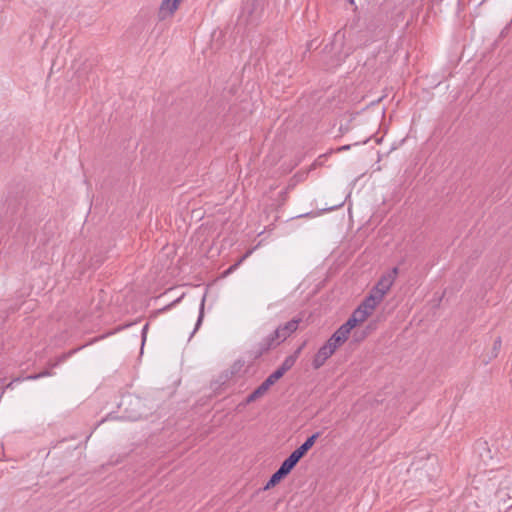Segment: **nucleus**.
I'll list each match as a JSON object with an SVG mask.
<instances>
[{"instance_id": "nucleus-28", "label": "nucleus", "mask_w": 512, "mask_h": 512, "mask_svg": "<svg viewBox=\"0 0 512 512\" xmlns=\"http://www.w3.org/2000/svg\"><path fill=\"white\" fill-rule=\"evenodd\" d=\"M368 141V138H366L365 140L362 141V143H366Z\"/></svg>"}, {"instance_id": "nucleus-14", "label": "nucleus", "mask_w": 512, "mask_h": 512, "mask_svg": "<svg viewBox=\"0 0 512 512\" xmlns=\"http://www.w3.org/2000/svg\"><path fill=\"white\" fill-rule=\"evenodd\" d=\"M359 328H360V324H358V326H357L355 329H353V330H354V332H353V337H354V339H355L356 341H361V340H363V339L367 336V334H368L371 330H373V329H374V327H373L372 325H368V326L366 327L368 331H361V332H360V331H359Z\"/></svg>"}, {"instance_id": "nucleus-15", "label": "nucleus", "mask_w": 512, "mask_h": 512, "mask_svg": "<svg viewBox=\"0 0 512 512\" xmlns=\"http://www.w3.org/2000/svg\"><path fill=\"white\" fill-rule=\"evenodd\" d=\"M328 343H331V346L332 348L335 349V351L340 347L342 346L345 342L342 341L341 339H338L337 337H335L334 335H332L328 340H327Z\"/></svg>"}, {"instance_id": "nucleus-10", "label": "nucleus", "mask_w": 512, "mask_h": 512, "mask_svg": "<svg viewBox=\"0 0 512 512\" xmlns=\"http://www.w3.org/2000/svg\"><path fill=\"white\" fill-rule=\"evenodd\" d=\"M320 432H316L312 434L310 437L306 439V441L299 446L297 449L294 450V452L300 457L303 458L305 454L312 448V446L315 444L316 440L319 438Z\"/></svg>"}, {"instance_id": "nucleus-21", "label": "nucleus", "mask_w": 512, "mask_h": 512, "mask_svg": "<svg viewBox=\"0 0 512 512\" xmlns=\"http://www.w3.org/2000/svg\"><path fill=\"white\" fill-rule=\"evenodd\" d=\"M47 375H49V372H48V371H45V372H42V373H40V374H38V375L30 376L29 378H30V379H37V378H40V377H43V376H47Z\"/></svg>"}, {"instance_id": "nucleus-23", "label": "nucleus", "mask_w": 512, "mask_h": 512, "mask_svg": "<svg viewBox=\"0 0 512 512\" xmlns=\"http://www.w3.org/2000/svg\"><path fill=\"white\" fill-rule=\"evenodd\" d=\"M281 197H282L283 201L286 200V198H287V190L281 193Z\"/></svg>"}, {"instance_id": "nucleus-5", "label": "nucleus", "mask_w": 512, "mask_h": 512, "mask_svg": "<svg viewBox=\"0 0 512 512\" xmlns=\"http://www.w3.org/2000/svg\"><path fill=\"white\" fill-rule=\"evenodd\" d=\"M335 353V349L332 348L331 343H326L319 348L317 353L315 354L312 366L314 369L321 368L325 362Z\"/></svg>"}, {"instance_id": "nucleus-3", "label": "nucleus", "mask_w": 512, "mask_h": 512, "mask_svg": "<svg viewBox=\"0 0 512 512\" xmlns=\"http://www.w3.org/2000/svg\"><path fill=\"white\" fill-rule=\"evenodd\" d=\"M398 271V268L394 267L391 271L384 274L379 279L375 287L371 290V293H373L382 300L384 295L389 291L390 287L393 285L395 278L398 274Z\"/></svg>"}, {"instance_id": "nucleus-20", "label": "nucleus", "mask_w": 512, "mask_h": 512, "mask_svg": "<svg viewBox=\"0 0 512 512\" xmlns=\"http://www.w3.org/2000/svg\"><path fill=\"white\" fill-rule=\"evenodd\" d=\"M147 330H148V322H146V324L144 325L143 329H142V342L144 343L145 340H146V333H147Z\"/></svg>"}, {"instance_id": "nucleus-13", "label": "nucleus", "mask_w": 512, "mask_h": 512, "mask_svg": "<svg viewBox=\"0 0 512 512\" xmlns=\"http://www.w3.org/2000/svg\"><path fill=\"white\" fill-rule=\"evenodd\" d=\"M286 476L281 473L279 470H277L273 475L270 477L269 481L266 483L264 489L268 490L274 486H276L282 479H284Z\"/></svg>"}, {"instance_id": "nucleus-11", "label": "nucleus", "mask_w": 512, "mask_h": 512, "mask_svg": "<svg viewBox=\"0 0 512 512\" xmlns=\"http://www.w3.org/2000/svg\"><path fill=\"white\" fill-rule=\"evenodd\" d=\"M127 404H135V406L138 407V409L132 411L130 418L136 420V419H139L142 417L143 412L140 409L142 402H141L140 398L128 396V397L122 399L120 406H125Z\"/></svg>"}, {"instance_id": "nucleus-27", "label": "nucleus", "mask_w": 512, "mask_h": 512, "mask_svg": "<svg viewBox=\"0 0 512 512\" xmlns=\"http://www.w3.org/2000/svg\"><path fill=\"white\" fill-rule=\"evenodd\" d=\"M502 492H503L502 490H499V491L497 492V496H498L499 498H501V496H502Z\"/></svg>"}, {"instance_id": "nucleus-9", "label": "nucleus", "mask_w": 512, "mask_h": 512, "mask_svg": "<svg viewBox=\"0 0 512 512\" xmlns=\"http://www.w3.org/2000/svg\"><path fill=\"white\" fill-rule=\"evenodd\" d=\"M301 460V458L293 451L281 464L279 467V471L287 476L293 468L297 465V463Z\"/></svg>"}, {"instance_id": "nucleus-18", "label": "nucleus", "mask_w": 512, "mask_h": 512, "mask_svg": "<svg viewBox=\"0 0 512 512\" xmlns=\"http://www.w3.org/2000/svg\"><path fill=\"white\" fill-rule=\"evenodd\" d=\"M306 345V341H304L297 349L296 351L291 355L292 357H295V359L297 360V358L299 357L301 351L303 350V348L305 347Z\"/></svg>"}, {"instance_id": "nucleus-17", "label": "nucleus", "mask_w": 512, "mask_h": 512, "mask_svg": "<svg viewBox=\"0 0 512 512\" xmlns=\"http://www.w3.org/2000/svg\"><path fill=\"white\" fill-rule=\"evenodd\" d=\"M500 346H501V339L500 338H497L495 341H494V346H493V356L496 357L497 356V353H498V350L500 349Z\"/></svg>"}, {"instance_id": "nucleus-1", "label": "nucleus", "mask_w": 512, "mask_h": 512, "mask_svg": "<svg viewBox=\"0 0 512 512\" xmlns=\"http://www.w3.org/2000/svg\"><path fill=\"white\" fill-rule=\"evenodd\" d=\"M299 322H286L283 326H279L272 334L265 339V349L268 350L276 347L285 341L293 332L298 329Z\"/></svg>"}, {"instance_id": "nucleus-24", "label": "nucleus", "mask_w": 512, "mask_h": 512, "mask_svg": "<svg viewBox=\"0 0 512 512\" xmlns=\"http://www.w3.org/2000/svg\"><path fill=\"white\" fill-rule=\"evenodd\" d=\"M201 323H202V322H200V321H197V322H196V325H195V328H194V332L199 328V326H200V324H201Z\"/></svg>"}, {"instance_id": "nucleus-8", "label": "nucleus", "mask_w": 512, "mask_h": 512, "mask_svg": "<svg viewBox=\"0 0 512 512\" xmlns=\"http://www.w3.org/2000/svg\"><path fill=\"white\" fill-rule=\"evenodd\" d=\"M301 460V458L293 451L281 464L279 467V471L287 476L293 468L297 465V463Z\"/></svg>"}, {"instance_id": "nucleus-4", "label": "nucleus", "mask_w": 512, "mask_h": 512, "mask_svg": "<svg viewBox=\"0 0 512 512\" xmlns=\"http://www.w3.org/2000/svg\"><path fill=\"white\" fill-rule=\"evenodd\" d=\"M279 379L275 377L274 373L270 374L262 383L259 385L251 394L246 398V403H252L257 399L264 396L272 385H274Z\"/></svg>"}, {"instance_id": "nucleus-7", "label": "nucleus", "mask_w": 512, "mask_h": 512, "mask_svg": "<svg viewBox=\"0 0 512 512\" xmlns=\"http://www.w3.org/2000/svg\"><path fill=\"white\" fill-rule=\"evenodd\" d=\"M363 322H345L342 326H340L332 335L346 342L351 331L355 329L358 324H362Z\"/></svg>"}, {"instance_id": "nucleus-29", "label": "nucleus", "mask_w": 512, "mask_h": 512, "mask_svg": "<svg viewBox=\"0 0 512 512\" xmlns=\"http://www.w3.org/2000/svg\"><path fill=\"white\" fill-rule=\"evenodd\" d=\"M349 2H350L351 4H353V2H354V1H353V0H349Z\"/></svg>"}, {"instance_id": "nucleus-2", "label": "nucleus", "mask_w": 512, "mask_h": 512, "mask_svg": "<svg viewBox=\"0 0 512 512\" xmlns=\"http://www.w3.org/2000/svg\"><path fill=\"white\" fill-rule=\"evenodd\" d=\"M380 301V298L370 292L369 296L365 297L347 320H366Z\"/></svg>"}, {"instance_id": "nucleus-16", "label": "nucleus", "mask_w": 512, "mask_h": 512, "mask_svg": "<svg viewBox=\"0 0 512 512\" xmlns=\"http://www.w3.org/2000/svg\"><path fill=\"white\" fill-rule=\"evenodd\" d=\"M255 6V0H246L244 3L243 11H248L249 14H252Z\"/></svg>"}, {"instance_id": "nucleus-22", "label": "nucleus", "mask_w": 512, "mask_h": 512, "mask_svg": "<svg viewBox=\"0 0 512 512\" xmlns=\"http://www.w3.org/2000/svg\"><path fill=\"white\" fill-rule=\"evenodd\" d=\"M350 149V145H344V146H341L340 148L337 149V151H345V150H349Z\"/></svg>"}, {"instance_id": "nucleus-6", "label": "nucleus", "mask_w": 512, "mask_h": 512, "mask_svg": "<svg viewBox=\"0 0 512 512\" xmlns=\"http://www.w3.org/2000/svg\"><path fill=\"white\" fill-rule=\"evenodd\" d=\"M181 0H163L159 8V18L164 20L168 16H172L178 9Z\"/></svg>"}, {"instance_id": "nucleus-19", "label": "nucleus", "mask_w": 512, "mask_h": 512, "mask_svg": "<svg viewBox=\"0 0 512 512\" xmlns=\"http://www.w3.org/2000/svg\"><path fill=\"white\" fill-rule=\"evenodd\" d=\"M250 252L246 253L236 264L229 267L227 270V273H230L232 270H234L249 254Z\"/></svg>"}, {"instance_id": "nucleus-25", "label": "nucleus", "mask_w": 512, "mask_h": 512, "mask_svg": "<svg viewBox=\"0 0 512 512\" xmlns=\"http://www.w3.org/2000/svg\"><path fill=\"white\" fill-rule=\"evenodd\" d=\"M314 43H315V40H314V41H311V42L308 44V50H310V49L313 47Z\"/></svg>"}, {"instance_id": "nucleus-12", "label": "nucleus", "mask_w": 512, "mask_h": 512, "mask_svg": "<svg viewBox=\"0 0 512 512\" xmlns=\"http://www.w3.org/2000/svg\"><path fill=\"white\" fill-rule=\"evenodd\" d=\"M296 359L291 355L286 357L283 363L273 372L278 379L282 378L284 374L289 371L295 364Z\"/></svg>"}, {"instance_id": "nucleus-26", "label": "nucleus", "mask_w": 512, "mask_h": 512, "mask_svg": "<svg viewBox=\"0 0 512 512\" xmlns=\"http://www.w3.org/2000/svg\"><path fill=\"white\" fill-rule=\"evenodd\" d=\"M197 320H198V321L203 320V312H202V311L199 313V316H198V319H197Z\"/></svg>"}]
</instances>
